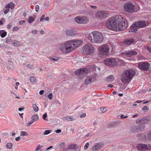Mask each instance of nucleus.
Here are the masks:
<instances>
[{"instance_id": "obj_1", "label": "nucleus", "mask_w": 151, "mask_h": 151, "mask_svg": "<svg viewBox=\"0 0 151 151\" xmlns=\"http://www.w3.org/2000/svg\"><path fill=\"white\" fill-rule=\"evenodd\" d=\"M125 17L119 15L116 17H112L107 20L106 24L109 28L116 31H123L127 27V22Z\"/></svg>"}, {"instance_id": "obj_2", "label": "nucleus", "mask_w": 151, "mask_h": 151, "mask_svg": "<svg viewBox=\"0 0 151 151\" xmlns=\"http://www.w3.org/2000/svg\"><path fill=\"white\" fill-rule=\"evenodd\" d=\"M89 40L93 43H100L103 40V36L100 32L94 31L90 33L88 35Z\"/></svg>"}, {"instance_id": "obj_3", "label": "nucleus", "mask_w": 151, "mask_h": 151, "mask_svg": "<svg viewBox=\"0 0 151 151\" xmlns=\"http://www.w3.org/2000/svg\"><path fill=\"white\" fill-rule=\"evenodd\" d=\"M135 74L134 71L132 70H125L122 74L121 79L124 83L129 82L134 77Z\"/></svg>"}, {"instance_id": "obj_4", "label": "nucleus", "mask_w": 151, "mask_h": 151, "mask_svg": "<svg viewBox=\"0 0 151 151\" xmlns=\"http://www.w3.org/2000/svg\"><path fill=\"white\" fill-rule=\"evenodd\" d=\"M135 74L134 71L132 70H125L122 74L121 79L124 83L129 82L134 77Z\"/></svg>"}, {"instance_id": "obj_5", "label": "nucleus", "mask_w": 151, "mask_h": 151, "mask_svg": "<svg viewBox=\"0 0 151 151\" xmlns=\"http://www.w3.org/2000/svg\"><path fill=\"white\" fill-rule=\"evenodd\" d=\"M135 74L134 71L132 70H125L122 74L121 79L124 83L129 82L134 77Z\"/></svg>"}, {"instance_id": "obj_6", "label": "nucleus", "mask_w": 151, "mask_h": 151, "mask_svg": "<svg viewBox=\"0 0 151 151\" xmlns=\"http://www.w3.org/2000/svg\"><path fill=\"white\" fill-rule=\"evenodd\" d=\"M71 40L66 42L61 45L60 49L63 53L70 52L73 49Z\"/></svg>"}, {"instance_id": "obj_7", "label": "nucleus", "mask_w": 151, "mask_h": 151, "mask_svg": "<svg viewBox=\"0 0 151 151\" xmlns=\"http://www.w3.org/2000/svg\"><path fill=\"white\" fill-rule=\"evenodd\" d=\"M99 54L104 57H106L109 54V47L108 45H104L100 47Z\"/></svg>"}, {"instance_id": "obj_8", "label": "nucleus", "mask_w": 151, "mask_h": 151, "mask_svg": "<svg viewBox=\"0 0 151 151\" xmlns=\"http://www.w3.org/2000/svg\"><path fill=\"white\" fill-rule=\"evenodd\" d=\"M125 11L129 13L134 12L136 9V7L133 3L131 2L125 3L123 6Z\"/></svg>"}, {"instance_id": "obj_9", "label": "nucleus", "mask_w": 151, "mask_h": 151, "mask_svg": "<svg viewBox=\"0 0 151 151\" xmlns=\"http://www.w3.org/2000/svg\"><path fill=\"white\" fill-rule=\"evenodd\" d=\"M94 49L93 46L91 44L86 45L84 46L83 49V52L87 55H91L93 53Z\"/></svg>"}, {"instance_id": "obj_10", "label": "nucleus", "mask_w": 151, "mask_h": 151, "mask_svg": "<svg viewBox=\"0 0 151 151\" xmlns=\"http://www.w3.org/2000/svg\"><path fill=\"white\" fill-rule=\"evenodd\" d=\"M150 66V64L146 62H141L138 64V67L140 69L145 71L148 70Z\"/></svg>"}, {"instance_id": "obj_11", "label": "nucleus", "mask_w": 151, "mask_h": 151, "mask_svg": "<svg viewBox=\"0 0 151 151\" xmlns=\"http://www.w3.org/2000/svg\"><path fill=\"white\" fill-rule=\"evenodd\" d=\"M110 16L108 12L106 11H100L97 12L96 16L97 18L100 19H105Z\"/></svg>"}, {"instance_id": "obj_12", "label": "nucleus", "mask_w": 151, "mask_h": 151, "mask_svg": "<svg viewBox=\"0 0 151 151\" xmlns=\"http://www.w3.org/2000/svg\"><path fill=\"white\" fill-rule=\"evenodd\" d=\"M104 63L107 65L114 66L117 64L116 60L113 58H109L106 59L104 61Z\"/></svg>"}, {"instance_id": "obj_13", "label": "nucleus", "mask_w": 151, "mask_h": 151, "mask_svg": "<svg viewBox=\"0 0 151 151\" xmlns=\"http://www.w3.org/2000/svg\"><path fill=\"white\" fill-rule=\"evenodd\" d=\"M137 148L139 150H147L151 148V145L139 144L137 145Z\"/></svg>"}, {"instance_id": "obj_14", "label": "nucleus", "mask_w": 151, "mask_h": 151, "mask_svg": "<svg viewBox=\"0 0 151 151\" xmlns=\"http://www.w3.org/2000/svg\"><path fill=\"white\" fill-rule=\"evenodd\" d=\"M75 20L77 23L85 24L88 22V20L86 17H77L75 18Z\"/></svg>"}, {"instance_id": "obj_15", "label": "nucleus", "mask_w": 151, "mask_h": 151, "mask_svg": "<svg viewBox=\"0 0 151 151\" xmlns=\"http://www.w3.org/2000/svg\"><path fill=\"white\" fill-rule=\"evenodd\" d=\"M89 71V70L88 68L80 69L75 71V74L79 76L80 75L87 73Z\"/></svg>"}, {"instance_id": "obj_16", "label": "nucleus", "mask_w": 151, "mask_h": 151, "mask_svg": "<svg viewBox=\"0 0 151 151\" xmlns=\"http://www.w3.org/2000/svg\"><path fill=\"white\" fill-rule=\"evenodd\" d=\"M121 54L122 55V54H124L126 55L127 57H131L133 55H137V52L135 50H132L130 51H126L123 52H122Z\"/></svg>"}, {"instance_id": "obj_17", "label": "nucleus", "mask_w": 151, "mask_h": 151, "mask_svg": "<svg viewBox=\"0 0 151 151\" xmlns=\"http://www.w3.org/2000/svg\"><path fill=\"white\" fill-rule=\"evenodd\" d=\"M71 41H72L71 42L73 49H75L77 47L80 46L82 42V41L80 40H72Z\"/></svg>"}, {"instance_id": "obj_18", "label": "nucleus", "mask_w": 151, "mask_h": 151, "mask_svg": "<svg viewBox=\"0 0 151 151\" xmlns=\"http://www.w3.org/2000/svg\"><path fill=\"white\" fill-rule=\"evenodd\" d=\"M94 78L93 76L91 75L86 77L85 80V83L86 85L90 84L93 82Z\"/></svg>"}, {"instance_id": "obj_19", "label": "nucleus", "mask_w": 151, "mask_h": 151, "mask_svg": "<svg viewBox=\"0 0 151 151\" xmlns=\"http://www.w3.org/2000/svg\"><path fill=\"white\" fill-rule=\"evenodd\" d=\"M67 35L68 36H74L76 34V32L75 30L73 29H69L65 31Z\"/></svg>"}, {"instance_id": "obj_20", "label": "nucleus", "mask_w": 151, "mask_h": 151, "mask_svg": "<svg viewBox=\"0 0 151 151\" xmlns=\"http://www.w3.org/2000/svg\"><path fill=\"white\" fill-rule=\"evenodd\" d=\"M130 29L131 30L130 31L131 32L136 33L139 28L138 27V26H137L136 23L135 22L130 27Z\"/></svg>"}, {"instance_id": "obj_21", "label": "nucleus", "mask_w": 151, "mask_h": 151, "mask_svg": "<svg viewBox=\"0 0 151 151\" xmlns=\"http://www.w3.org/2000/svg\"><path fill=\"white\" fill-rule=\"evenodd\" d=\"M136 23L138 27L140 28L145 27L146 26V23L144 21H140L138 22H136Z\"/></svg>"}, {"instance_id": "obj_22", "label": "nucleus", "mask_w": 151, "mask_h": 151, "mask_svg": "<svg viewBox=\"0 0 151 151\" xmlns=\"http://www.w3.org/2000/svg\"><path fill=\"white\" fill-rule=\"evenodd\" d=\"M101 148V145L100 143H96L92 147L93 151H96L100 150Z\"/></svg>"}, {"instance_id": "obj_23", "label": "nucleus", "mask_w": 151, "mask_h": 151, "mask_svg": "<svg viewBox=\"0 0 151 151\" xmlns=\"http://www.w3.org/2000/svg\"><path fill=\"white\" fill-rule=\"evenodd\" d=\"M135 41V40L134 39L130 38L128 39L125 40L124 41V44L127 45H130L133 43Z\"/></svg>"}, {"instance_id": "obj_24", "label": "nucleus", "mask_w": 151, "mask_h": 151, "mask_svg": "<svg viewBox=\"0 0 151 151\" xmlns=\"http://www.w3.org/2000/svg\"><path fill=\"white\" fill-rule=\"evenodd\" d=\"M138 126H133L130 127V131L133 132H139Z\"/></svg>"}, {"instance_id": "obj_25", "label": "nucleus", "mask_w": 151, "mask_h": 151, "mask_svg": "<svg viewBox=\"0 0 151 151\" xmlns=\"http://www.w3.org/2000/svg\"><path fill=\"white\" fill-rule=\"evenodd\" d=\"M15 7V4L13 2H11L6 6V8H11L12 9H14Z\"/></svg>"}, {"instance_id": "obj_26", "label": "nucleus", "mask_w": 151, "mask_h": 151, "mask_svg": "<svg viewBox=\"0 0 151 151\" xmlns=\"http://www.w3.org/2000/svg\"><path fill=\"white\" fill-rule=\"evenodd\" d=\"M114 80V77L112 75H111L107 77L106 78V81L109 82H111L113 81Z\"/></svg>"}, {"instance_id": "obj_27", "label": "nucleus", "mask_w": 151, "mask_h": 151, "mask_svg": "<svg viewBox=\"0 0 151 151\" xmlns=\"http://www.w3.org/2000/svg\"><path fill=\"white\" fill-rule=\"evenodd\" d=\"M39 119V116L37 114H34L32 117V119L34 122L38 121Z\"/></svg>"}, {"instance_id": "obj_28", "label": "nucleus", "mask_w": 151, "mask_h": 151, "mask_svg": "<svg viewBox=\"0 0 151 151\" xmlns=\"http://www.w3.org/2000/svg\"><path fill=\"white\" fill-rule=\"evenodd\" d=\"M73 149L75 150L76 151H80L81 150V146H78L76 144H75L73 145Z\"/></svg>"}, {"instance_id": "obj_29", "label": "nucleus", "mask_w": 151, "mask_h": 151, "mask_svg": "<svg viewBox=\"0 0 151 151\" xmlns=\"http://www.w3.org/2000/svg\"><path fill=\"white\" fill-rule=\"evenodd\" d=\"M7 35V32L4 30L0 31V35L1 37H5Z\"/></svg>"}, {"instance_id": "obj_30", "label": "nucleus", "mask_w": 151, "mask_h": 151, "mask_svg": "<svg viewBox=\"0 0 151 151\" xmlns=\"http://www.w3.org/2000/svg\"><path fill=\"white\" fill-rule=\"evenodd\" d=\"M63 118L66 120L68 121H73L75 119L72 116H66Z\"/></svg>"}, {"instance_id": "obj_31", "label": "nucleus", "mask_w": 151, "mask_h": 151, "mask_svg": "<svg viewBox=\"0 0 151 151\" xmlns=\"http://www.w3.org/2000/svg\"><path fill=\"white\" fill-rule=\"evenodd\" d=\"M138 129L139 132L142 131L145 128V126L144 125L140 124L139 126H138Z\"/></svg>"}, {"instance_id": "obj_32", "label": "nucleus", "mask_w": 151, "mask_h": 151, "mask_svg": "<svg viewBox=\"0 0 151 151\" xmlns=\"http://www.w3.org/2000/svg\"><path fill=\"white\" fill-rule=\"evenodd\" d=\"M28 133L26 132L23 131L20 132V135L21 136H28Z\"/></svg>"}, {"instance_id": "obj_33", "label": "nucleus", "mask_w": 151, "mask_h": 151, "mask_svg": "<svg viewBox=\"0 0 151 151\" xmlns=\"http://www.w3.org/2000/svg\"><path fill=\"white\" fill-rule=\"evenodd\" d=\"M12 144L11 142H9L6 144V147L9 149H11L12 147Z\"/></svg>"}, {"instance_id": "obj_34", "label": "nucleus", "mask_w": 151, "mask_h": 151, "mask_svg": "<svg viewBox=\"0 0 151 151\" xmlns=\"http://www.w3.org/2000/svg\"><path fill=\"white\" fill-rule=\"evenodd\" d=\"M48 58L50 60H54L55 61H58L59 59V58L55 57H49Z\"/></svg>"}, {"instance_id": "obj_35", "label": "nucleus", "mask_w": 151, "mask_h": 151, "mask_svg": "<svg viewBox=\"0 0 151 151\" xmlns=\"http://www.w3.org/2000/svg\"><path fill=\"white\" fill-rule=\"evenodd\" d=\"M32 107L33 110L35 112H37L38 111V108L35 104H34L32 105Z\"/></svg>"}, {"instance_id": "obj_36", "label": "nucleus", "mask_w": 151, "mask_h": 151, "mask_svg": "<svg viewBox=\"0 0 151 151\" xmlns=\"http://www.w3.org/2000/svg\"><path fill=\"white\" fill-rule=\"evenodd\" d=\"M13 45L15 46H18L20 45V42L17 41H15L14 42L12 43Z\"/></svg>"}, {"instance_id": "obj_37", "label": "nucleus", "mask_w": 151, "mask_h": 151, "mask_svg": "<svg viewBox=\"0 0 151 151\" xmlns=\"http://www.w3.org/2000/svg\"><path fill=\"white\" fill-rule=\"evenodd\" d=\"M52 132L51 130H45L43 134L44 135H47L50 133Z\"/></svg>"}, {"instance_id": "obj_38", "label": "nucleus", "mask_w": 151, "mask_h": 151, "mask_svg": "<svg viewBox=\"0 0 151 151\" xmlns=\"http://www.w3.org/2000/svg\"><path fill=\"white\" fill-rule=\"evenodd\" d=\"M35 19L33 18L32 17L30 16L29 18V20H28V22L29 23H31L32 22L34 21Z\"/></svg>"}, {"instance_id": "obj_39", "label": "nucleus", "mask_w": 151, "mask_h": 151, "mask_svg": "<svg viewBox=\"0 0 151 151\" xmlns=\"http://www.w3.org/2000/svg\"><path fill=\"white\" fill-rule=\"evenodd\" d=\"M36 80V79L33 76H31L30 78V81L31 82H35Z\"/></svg>"}, {"instance_id": "obj_40", "label": "nucleus", "mask_w": 151, "mask_h": 151, "mask_svg": "<svg viewBox=\"0 0 151 151\" xmlns=\"http://www.w3.org/2000/svg\"><path fill=\"white\" fill-rule=\"evenodd\" d=\"M142 119V121H141L140 124L144 125V124H146V120L145 119Z\"/></svg>"}, {"instance_id": "obj_41", "label": "nucleus", "mask_w": 151, "mask_h": 151, "mask_svg": "<svg viewBox=\"0 0 151 151\" xmlns=\"http://www.w3.org/2000/svg\"><path fill=\"white\" fill-rule=\"evenodd\" d=\"M100 110L102 113H104L106 111V109L105 107H101L100 108Z\"/></svg>"}, {"instance_id": "obj_42", "label": "nucleus", "mask_w": 151, "mask_h": 151, "mask_svg": "<svg viewBox=\"0 0 151 151\" xmlns=\"http://www.w3.org/2000/svg\"><path fill=\"white\" fill-rule=\"evenodd\" d=\"M11 38L10 37H8L6 39V43H9L11 42Z\"/></svg>"}, {"instance_id": "obj_43", "label": "nucleus", "mask_w": 151, "mask_h": 151, "mask_svg": "<svg viewBox=\"0 0 151 151\" xmlns=\"http://www.w3.org/2000/svg\"><path fill=\"white\" fill-rule=\"evenodd\" d=\"M53 97L52 94V93H50L48 96L47 97L50 99H52Z\"/></svg>"}, {"instance_id": "obj_44", "label": "nucleus", "mask_w": 151, "mask_h": 151, "mask_svg": "<svg viewBox=\"0 0 151 151\" xmlns=\"http://www.w3.org/2000/svg\"><path fill=\"white\" fill-rule=\"evenodd\" d=\"M147 137L151 141V130L150 131L149 133L148 134Z\"/></svg>"}, {"instance_id": "obj_45", "label": "nucleus", "mask_w": 151, "mask_h": 151, "mask_svg": "<svg viewBox=\"0 0 151 151\" xmlns=\"http://www.w3.org/2000/svg\"><path fill=\"white\" fill-rule=\"evenodd\" d=\"M35 10L36 12H38L39 10V6L38 5H36L35 7Z\"/></svg>"}, {"instance_id": "obj_46", "label": "nucleus", "mask_w": 151, "mask_h": 151, "mask_svg": "<svg viewBox=\"0 0 151 151\" xmlns=\"http://www.w3.org/2000/svg\"><path fill=\"white\" fill-rule=\"evenodd\" d=\"M89 145V144L88 142H87L86 143L84 147V149L85 150H86Z\"/></svg>"}, {"instance_id": "obj_47", "label": "nucleus", "mask_w": 151, "mask_h": 151, "mask_svg": "<svg viewBox=\"0 0 151 151\" xmlns=\"http://www.w3.org/2000/svg\"><path fill=\"white\" fill-rule=\"evenodd\" d=\"M45 15L44 14L41 17V18L40 19V21H42L44 20H45Z\"/></svg>"}, {"instance_id": "obj_48", "label": "nucleus", "mask_w": 151, "mask_h": 151, "mask_svg": "<svg viewBox=\"0 0 151 151\" xmlns=\"http://www.w3.org/2000/svg\"><path fill=\"white\" fill-rule=\"evenodd\" d=\"M31 32L33 34H36L38 32V31L36 29L34 30Z\"/></svg>"}, {"instance_id": "obj_49", "label": "nucleus", "mask_w": 151, "mask_h": 151, "mask_svg": "<svg viewBox=\"0 0 151 151\" xmlns=\"http://www.w3.org/2000/svg\"><path fill=\"white\" fill-rule=\"evenodd\" d=\"M34 122L32 120V121H31L27 123V126H30L31 124H32Z\"/></svg>"}, {"instance_id": "obj_50", "label": "nucleus", "mask_w": 151, "mask_h": 151, "mask_svg": "<svg viewBox=\"0 0 151 151\" xmlns=\"http://www.w3.org/2000/svg\"><path fill=\"white\" fill-rule=\"evenodd\" d=\"M142 119H138L136 120V122L139 124H140V122H141V121H142Z\"/></svg>"}, {"instance_id": "obj_51", "label": "nucleus", "mask_w": 151, "mask_h": 151, "mask_svg": "<svg viewBox=\"0 0 151 151\" xmlns=\"http://www.w3.org/2000/svg\"><path fill=\"white\" fill-rule=\"evenodd\" d=\"M146 49L148 51L151 52V47L150 46H147L146 47Z\"/></svg>"}, {"instance_id": "obj_52", "label": "nucleus", "mask_w": 151, "mask_h": 151, "mask_svg": "<svg viewBox=\"0 0 151 151\" xmlns=\"http://www.w3.org/2000/svg\"><path fill=\"white\" fill-rule=\"evenodd\" d=\"M42 147L40 145H38L37 146V148H36V150H38L40 149Z\"/></svg>"}, {"instance_id": "obj_53", "label": "nucleus", "mask_w": 151, "mask_h": 151, "mask_svg": "<svg viewBox=\"0 0 151 151\" xmlns=\"http://www.w3.org/2000/svg\"><path fill=\"white\" fill-rule=\"evenodd\" d=\"M47 117V114L46 113L45 114L42 116L43 119L45 120H46V119H45Z\"/></svg>"}, {"instance_id": "obj_54", "label": "nucleus", "mask_w": 151, "mask_h": 151, "mask_svg": "<svg viewBox=\"0 0 151 151\" xmlns=\"http://www.w3.org/2000/svg\"><path fill=\"white\" fill-rule=\"evenodd\" d=\"M12 24L11 23H10L7 25V28L8 29H9L12 27Z\"/></svg>"}, {"instance_id": "obj_55", "label": "nucleus", "mask_w": 151, "mask_h": 151, "mask_svg": "<svg viewBox=\"0 0 151 151\" xmlns=\"http://www.w3.org/2000/svg\"><path fill=\"white\" fill-rule=\"evenodd\" d=\"M19 29V28L17 27H13V31H17Z\"/></svg>"}, {"instance_id": "obj_56", "label": "nucleus", "mask_w": 151, "mask_h": 151, "mask_svg": "<svg viewBox=\"0 0 151 151\" xmlns=\"http://www.w3.org/2000/svg\"><path fill=\"white\" fill-rule=\"evenodd\" d=\"M142 110L144 111H146L147 110H148V108L147 106H145L142 109Z\"/></svg>"}, {"instance_id": "obj_57", "label": "nucleus", "mask_w": 151, "mask_h": 151, "mask_svg": "<svg viewBox=\"0 0 151 151\" xmlns=\"http://www.w3.org/2000/svg\"><path fill=\"white\" fill-rule=\"evenodd\" d=\"M86 114L85 113H83L81 115H80V117L81 118H83L85 117L86 116Z\"/></svg>"}, {"instance_id": "obj_58", "label": "nucleus", "mask_w": 151, "mask_h": 151, "mask_svg": "<svg viewBox=\"0 0 151 151\" xmlns=\"http://www.w3.org/2000/svg\"><path fill=\"white\" fill-rule=\"evenodd\" d=\"M6 9L4 11V13L5 14H7L9 11V8H6Z\"/></svg>"}, {"instance_id": "obj_59", "label": "nucleus", "mask_w": 151, "mask_h": 151, "mask_svg": "<svg viewBox=\"0 0 151 151\" xmlns=\"http://www.w3.org/2000/svg\"><path fill=\"white\" fill-rule=\"evenodd\" d=\"M127 117V116H124V115H122L120 116V118L121 119L122 118H126Z\"/></svg>"}, {"instance_id": "obj_60", "label": "nucleus", "mask_w": 151, "mask_h": 151, "mask_svg": "<svg viewBox=\"0 0 151 151\" xmlns=\"http://www.w3.org/2000/svg\"><path fill=\"white\" fill-rule=\"evenodd\" d=\"M40 33L41 35L44 34V30H42V29L40 31Z\"/></svg>"}, {"instance_id": "obj_61", "label": "nucleus", "mask_w": 151, "mask_h": 151, "mask_svg": "<svg viewBox=\"0 0 151 151\" xmlns=\"http://www.w3.org/2000/svg\"><path fill=\"white\" fill-rule=\"evenodd\" d=\"M25 22L24 20H21L19 21V23L20 24H23L24 23H25Z\"/></svg>"}, {"instance_id": "obj_62", "label": "nucleus", "mask_w": 151, "mask_h": 151, "mask_svg": "<svg viewBox=\"0 0 151 151\" xmlns=\"http://www.w3.org/2000/svg\"><path fill=\"white\" fill-rule=\"evenodd\" d=\"M61 130H60V129H58V130H55V132L56 133H59L60 132H61Z\"/></svg>"}, {"instance_id": "obj_63", "label": "nucleus", "mask_w": 151, "mask_h": 151, "mask_svg": "<svg viewBox=\"0 0 151 151\" xmlns=\"http://www.w3.org/2000/svg\"><path fill=\"white\" fill-rule=\"evenodd\" d=\"M20 139V137H18L15 138V139L16 141H18Z\"/></svg>"}, {"instance_id": "obj_64", "label": "nucleus", "mask_w": 151, "mask_h": 151, "mask_svg": "<svg viewBox=\"0 0 151 151\" xmlns=\"http://www.w3.org/2000/svg\"><path fill=\"white\" fill-rule=\"evenodd\" d=\"M44 92V90H41L40 91L39 93L41 95H42L43 93Z\"/></svg>"}]
</instances>
